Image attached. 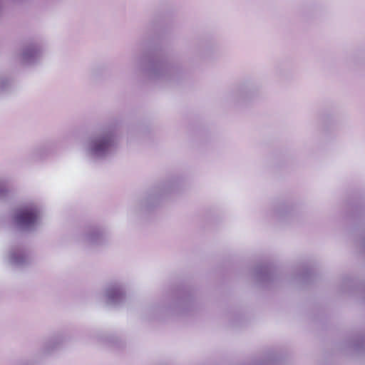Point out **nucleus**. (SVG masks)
Returning a JSON list of instances; mask_svg holds the SVG:
<instances>
[{"instance_id":"nucleus-2","label":"nucleus","mask_w":365,"mask_h":365,"mask_svg":"<svg viewBox=\"0 0 365 365\" xmlns=\"http://www.w3.org/2000/svg\"><path fill=\"white\" fill-rule=\"evenodd\" d=\"M41 207L35 202H29L16 209L14 215L15 225L22 230H34L39 224Z\"/></svg>"},{"instance_id":"nucleus-7","label":"nucleus","mask_w":365,"mask_h":365,"mask_svg":"<svg viewBox=\"0 0 365 365\" xmlns=\"http://www.w3.org/2000/svg\"><path fill=\"white\" fill-rule=\"evenodd\" d=\"M9 190L6 187V183L0 181V200H4L7 197Z\"/></svg>"},{"instance_id":"nucleus-4","label":"nucleus","mask_w":365,"mask_h":365,"mask_svg":"<svg viewBox=\"0 0 365 365\" xmlns=\"http://www.w3.org/2000/svg\"><path fill=\"white\" fill-rule=\"evenodd\" d=\"M40 56V49L36 43L24 46L20 53V60L23 63H34Z\"/></svg>"},{"instance_id":"nucleus-6","label":"nucleus","mask_w":365,"mask_h":365,"mask_svg":"<svg viewBox=\"0 0 365 365\" xmlns=\"http://www.w3.org/2000/svg\"><path fill=\"white\" fill-rule=\"evenodd\" d=\"M102 236V232L99 228H91L86 233V240L90 243H97Z\"/></svg>"},{"instance_id":"nucleus-1","label":"nucleus","mask_w":365,"mask_h":365,"mask_svg":"<svg viewBox=\"0 0 365 365\" xmlns=\"http://www.w3.org/2000/svg\"><path fill=\"white\" fill-rule=\"evenodd\" d=\"M115 145L116 137L114 130L106 128L89 138L86 146V152L93 159H102L111 154Z\"/></svg>"},{"instance_id":"nucleus-8","label":"nucleus","mask_w":365,"mask_h":365,"mask_svg":"<svg viewBox=\"0 0 365 365\" xmlns=\"http://www.w3.org/2000/svg\"><path fill=\"white\" fill-rule=\"evenodd\" d=\"M0 88H1V89H2V90H4V89H5V87H4V85H2V86H0Z\"/></svg>"},{"instance_id":"nucleus-3","label":"nucleus","mask_w":365,"mask_h":365,"mask_svg":"<svg viewBox=\"0 0 365 365\" xmlns=\"http://www.w3.org/2000/svg\"><path fill=\"white\" fill-rule=\"evenodd\" d=\"M9 262L14 266H23L28 263L29 255L22 245L12 247L7 255Z\"/></svg>"},{"instance_id":"nucleus-5","label":"nucleus","mask_w":365,"mask_h":365,"mask_svg":"<svg viewBox=\"0 0 365 365\" xmlns=\"http://www.w3.org/2000/svg\"><path fill=\"white\" fill-rule=\"evenodd\" d=\"M105 295L107 302L113 305L119 304L123 299V290L119 284H112L108 287Z\"/></svg>"}]
</instances>
